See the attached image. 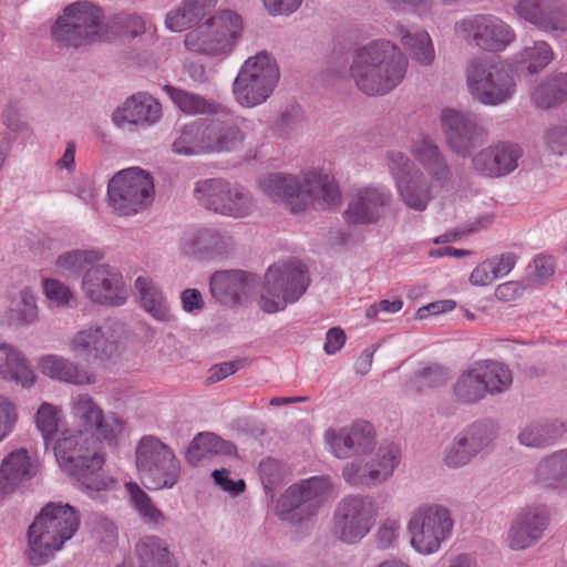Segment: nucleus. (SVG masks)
I'll use <instances>...</instances> for the list:
<instances>
[{
    "label": "nucleus",
    "instance_id": "f257e3e1",
    "mask_svg": "<svg viewBox=\"0 0 567 567\" xmlns=\"http://www.w3.org/2000/svg\"><path fill=\"white\" fill-rule=\"evenodd\" d=\"M102 444L105 443L93 433L72 429L62 430L53 442L60 467L89 494L106 491L114 484V480L102 471L105 463Z\"/></svg>",
    "mask_w": 567,
    "mask_h": 567
},
{
    "label": "nucleus",
    "instance_id": "f03ea898",
    "mask_svg": "<svg viewBox=\"0 0 567 567\" xmlns=\"http://www.w3.org/2000/svg\"><path fill=\"white\" fill-rule=\"evenodd\" d=\"M262 193L284 204L291 213H301L318 204L333 207L341 203V193L332 176L310 169L302 173L301 181L292 175L271 173L259 181Z\"/></svg>",
    "mask_w": 567,
    "mask_h": 567
},
{
    "label": "nucleus",
    "instance_id": "7ed1b4c3",
    "mask_svg": "<svg viewBox=\"0 0 567 567\" xmlns=\"http://www.w3.org/2000/svg\"><path fill=\"white\" fill-rule=\"evenodd\" d=\"M406 66V59L396 45L378 40L355 51L350 72L363 93L382 95L401 83Z\"/></svg>",
    "mask_w": 567,
    "mask_h": 567
},
{
    "label": "nucleus",
    "instance_id": "20e7f679",
    "mask_svg": "<svg viewBox=\"0 0 567 567\" xmlns=\"http://www.w3.org/2000/svg\"><path fill=\"white\" fill-rule=\"evenodd\" d=\"M80 525L76 511L69 504L49 503L35 517L28 530V557L43 565L71 539Z\"/></svg>",
    "mask_w": 567,
    "mask_h": 567
},
{
    "label": "nucleus",
    "instance_id": "39448f33",
    "mask_svg": "<svg viewBox=\"0 0 567 567\" xmlns=\"http://www.w3.org/2000/svg\"><path fill=\"white\" fill-rule=\"evenodd\" d=\"M243 30L239 14L221 10L185 34L184 45L192 53L225 58L234 49Z\"/></svg>",
    "mask_w": 567,
    "mask_h": 567
},
{
    "label": "nucleus",
    "instance_id": "423d86ee",
    "mask_svg": "<svg viewBox=\"0 0 567 567\" xmlns=\"http://www.w3.org/2000/svg\"><path fill=\"white\" fill-rule=\"evenodd\" d=\"M135 465L148 489L172 488L178 481L181 463L171 446L155 435H144L135 446Z\"/></svg>",
    "mask_w": 567,
    "mask_h": 567
},
{
    "label": "nucleus",
    "instance_id": "0eeeda50",
    "mask_svg": "<svg viewBox=\"0 0 567 567\" xmlns=\"http://www.w3.org/2000/svg\"><path fill=\"white\" fill-rule=\"evenodd\" d=\"M53 38L61 44L81 47L96 41H112L102 11L87 1L66 6L52 28Z\"/></svg>",
    "mask_w": 567,
    "mask_h": 567
},
{
    "label": "nucleus",
    "instance_id": "6e6552de",
    "mask_svg": "<svg viewBox=\"0 0 567 567\" xmlns=\"http://www.w3.org/2000/svg\"><path fill=\"white\" fill-rule=\"evenodd\" d=\"M310 282L306 266L299 260H288L270 266L265 275L259 306L267 313H275L297 301Z\"/></svg>",
    "mask_w": 567,
    "mask_h": 567
},
{
    "label": "nucleus",
    "instance_id": "1a4fd4ad",
    "mask_svg": "<svg viewBox=\"0 0 567 567\" xmlns=\"http://www.w3.org/2000/svg\"><path fill=\"white\" fill-rule=\"evenodd\" d=\"M244 137V133L235 122H195L182 130L173 143V151L182 155L230 152L243 144Z\"/></svg>",
    "mask_w": 567,
    "mask_h": 567
},
{
    "label": "nucleus",
    "instance_id": "9d476101",
    "mask_svg": "<svg viewBox=\"0 0 567 567\" xmlns=\"http://www.w3.org/2000/svg\"><path fill=\"white\" fill-rule=\"evenodd\" d=\"M279 76L275 60L266 52L257 53L246 60L234 81L235 100L243 107L262 104L271 95Z\"/></svg>",
    "mask_w": 567,
    "mask_h": 567
},
{
    "label": "nucleus",
    "instance_id": "9b49d317",
    "mask_svg": "<svg viewBox=\"0 0 567 567\" xmlns=\"http://www.w3.org/2000/svg\"><path fill=\"white\" fill-rule=\"evenodd\" d=\"M195 196L207 209L227 217L245 218L257 209L256 200L246 187L221 178L198 182Z\"/></svg>",
    "mask_w": 567,
    "mask_h": 567
},
{
    "label": "nucleus",
    "instance_id": "f8f14e48",
    "mask_svg": "<svg viewBox=\"0 0 567 567\" xmlns=\"http://www.w3.org/2000/svg\"><path fill=\"white\" fill-rule=\"evenodd\" d=\"M153 197V179L138 167L118 172L107 185L109 204L118 216L137 214L152 203Z\"/></svg>",
    "mask_w": 567,
    "mask_h": 567
},
{
    "label": "nucleus",
    "instance_id": "ddd939ff",
    "mask_svg": "<svg viewBox=\"0 0 567 567\" xmlns=\"http://www.w3.org/2000/svg\"><path fill=\"white\" fill-rule=\"evenodd\" d=\"M466 79L471 93L484 104L503 103L515 91L511 70L501 62L475 58L468 63Z\"/></svg>",
    "mask_w": 567,
    "mask_h": 567
},
{
    "label": "nucleus",
    "instance_id": "4468645a",
    "mask_svg": "<svg viewBox=\"0 0 567 567\" xmlns=\"http://www.w3.org/2000/svg\"><path fill=\"white\" fill-rule=\"evenodd\" d=\"M330 497L329 480L313 476L289 486L277 501L276 512L284 520L301 522L313 516Z\"/></svg>",
    "mask_w": 567,
    "mask_h": 567
},
{
    "label": "nucleus",
    "instance_id": "2eb2a0df",
    "mask_svg": "<svg viewBox=\"0 0 567 567\" xmlns=\"http://www.w3.org/2000/svg\"><path fill=\"white\" fill-rule=\"evenodd\" d=\"M455 34L470 45L498 53L516 39L514 29L503 19L487 13L468 16L454 25Z\"/></svg>",
    "mask_w": 567,
    "mask_h": 567
},
{
    "label": "nucleus",
    "instance_id": "dca6fc26",
    "mask_svg": "<svg viewBox=\"0 0 567 567\" xmlns=\"http://www.w3.org/2000/svg\"><path fill=\"white\" fill-rule=\"evenodd\" d=\"M70 414L79 426L78 430L93 433L107 446H117L125 422L115 413H105L90 394L73 395L70 401Z\"/></svg>",
    "mask_w": 567,
    "mask_h": 567
},
{
    "label": "nucleus",
    "instance_id": "f3484780",
    "mask_svg": "<svg viewBox=\"0 0 567 567\" xmlns=\"http://www.w3.org/2000/svg\"><path fill=\"white\" fill-rule=\"evenodd\" d=\"M453 519L441 505L417 508L408 524L412 547L424 555L437 551L452 534Z\"/></svg>",
    "mask_w": 567,
    "mask_h": 567
},
{
    "label": "nucleus",
    "instance_id": "a211bd4d",
    "mask_svg": "<svg viewBox=\"0 0 567 567\" xmlns=\"http://www.w3.org/2000/svg\"><path fill=\"white\" fill-rule=\"evenodd\" d=\"M377 516L378 506L371 497H344L334 513L333 534L343 543L355 544L369 534Z\"/></svg>",
    "mask_w": 567,
    "mask_h": 567
},
{
    "label": "nucleus",
    "instance_id": "6ab92c4d",
    "mask_svg": "<svg viewBox=\"0 0 567 567\" xmlns=\"http://www.w3.org/2000/svg\"><path fill=\"white\" fill-rule=\"evenodd\" d=\"M388 165L395 179L396 189L402 202L411 209H426L433 193L444 187H433V181L423 173L411 174L412 164L402 152L392 151L388 154Z\"/></svg>",
    "mask_w": 567,
    "mask_h": 567
},
{
    "label": "nucleus",
    "instance_id": "aec40b11",
    "mask_svg": "<svg viewBox=\"0 0 567 567\" xmlns=\"http://www.w3.org/2000/svg\"><path fill=\"white\" fill-rule=\"evenodd\" d=\"M84 295L93 302L121 306L128 298V289L120 271L109 265L91 267L82 280Z\"/></svg>",
    "mask_w": 567,
    "mask_h": 567
},
{
    "label": "nucleus",
    "instance_id": "412c9836",
    "mask_svg": "<svg viewBox=\"0 0 567 567\" xmlns=\"http://www.w3.org/2000/svg\"><path fill=\"white\" fill-rule=\"evenodd\" d=\"M400 461V449L395 444L381 446L377 453L375 464H362L354 460L343 467L344 480L352 485H369L386 480Z\"/></svg>",
    "mask_w": 567,
    "mask_h": 567
},
{
    "label": "nucleus",
    "instance_id": "4be33fe9",
    "mask_svg": "<svg viewBox=\"0 0 567 567\" xmlns=\"http://www.w3.org/2000/svg\"><path fill=\"white\" fill-rule=\"evenodd\" d=\"M116 349V341L100 326L81 329L69 340L70 352L87 362L107 360L114 355Z\"/></svg>",
    "mask_w": 567,
    "mask_h": 567
},
{
    "label": "nucleus",
    "instance_id": "5701e85b",
    "mask_svg": "<svg viewBox=\"0 0 567 567\" xmlns=\"http://www.w3.org/2000/svg\"><path fill=\"white\" fill-rule=\"evenodd\" d=\"M441 125L451 148L462 155H465L474 142L483 135L475 115L453 109L442 111Z\"/></svg>",
    "mask_w": 567,
    "mask_h": 567
},
{
    "label": "nucleus",
    "instance_id": "b1692460",
    "mask_svg": "<svg viewBox=\"0 0 567 567\" xmlns=\"http://www.w3.org/2000/svg\"><path fill=\"white\" fill-rule=\"evenodd\" d=\"M374 431L369 422L358 421L340 430H329L324 439L331 453L339 458L364 453L373 443Z\"/></svg>",
    "mask_w": 567,
    "mask_h": 567
},
{
    "label": "nucleus",
    "instance_id": "393cba45",
    "mask_svg": "<svg viewBox=\"0 0 567 567\" xmlns=\"http://www.w3.org/2000/svg\"><path fill=\"white\" fill-rule=\"evenodd\" d=\"M516 14L544 31H567V7L557 0H518Z\"/></svg>",
    "mask_w": 567,
    "mask_h": 567
},
{
    "label": "nucleus",
    "instance_id": "a878e982",
    "mask_svg": "<svg viewBox=\"0 0 567 567\" xmlns=\"http://www.w3.org/2000/svg\"><path fill=\"white\" fill-rule=\"evenodd\" d=\"M392 203V194L383 187H364L357 190L344 212L349 224H372L379 220L381 208Z\"/></svg>",
    "mask_w": 567,
    "mask_h": 567
},
{
    "label": "nucleus",
    "instance_id": "bb28decb",
    "mask_svg": "<svg viewBox=\"0 0 567 567\" xmlns=\"http://www.w3.org/2000/svg\"><path fill=\"white\" fill-rule=\"evenodd\" d=\"M40 372L55 381L72 385H92L96 382V374L87 368L58 354H45L38 359Z\"/></svg>",
    "mask_w": 567,
    "mask_h": 567
},
{
    "label": "nucleus",
    "instance_id": "cd10ccee",
    "mask_svg": "<svg viewBox=\"0 0 567 567\" xmlns=\"http://www.w3.org/2000/svg\"><path fill=\"white\" fill-rule=\"evenodd\" d=\"M162 116V107L157 100L147 93H136L126 99L113 114L114 123L125 125H151Z\"/></svg>",
    "mask_w": 567,
    "mask_h": 567
},
{
    "label": "nucleus",
    "instance_id": "c85d7f7f",
    "mask_svg": "<svg viewBox=\"0 0 567 567\" xmlns=\"http://www.w3.org/2000/svg\"><path fill=\"white\" fill-rule=\"evenodd\" d=\"M520 148L515 144H498L477 153L473 158L476 172L488 177H498L513 172L520 157Z\"/></svg>",
    "mask_w": 567,
    "mask_h": 567
},
{
    "label": "nucleus",
    "instance_id": "c756f323",
    "mask_svg": "<svg viewBox=\"0 0 567 567\" xmlns=\"http://www.w3.org/2000/svg\"><path fill=\"white\" fill-rule=\"evenodd\" d=\"M547 525V513L543 508L528 509L519 515L508 532V546L514 550L525 549L540 539Z\"/></svg>",
    "mask_w": 567,
    "mask_h": 567
},
{
    "label": "nucleus",
    "instance_id": "7c9ffc66",
    "mask_svg": "<svg viewBox=\"0 0 567 567\" xmlns=\"http://www.w3.org/2000/svg\"><path fill=\"white\" fill-rule=\"evenodd\" d=\"M411 153L415 161L425 169L433 187H445L451 179V171L439 147L426 136L413 142Z\"/></svg>",
    "mask_w": 567,
    "mask_h": 567
},
{
    "label": "nucleus",
    "instance_id": "2f4dec72",
    "mask_svg": "<svg viewBox=\"0 0 567 567\" xmlns=\"http://www.w3.org/2000/svg\"><path fill=\"white\" fill-rule=\"evenodd\" d=\"M32 477V462L25 449L10 452L0 463V497L14 493Z\"/></svg>",
    "mask_w": 567,
    "mask_h": 567
},
{
    "label": "nucleus",
    "instance_id": "473e14b6",
    "mask_svg": "<svg viewBox=\"0 0 567 567\" xmlns=\"http://www.w3.org/2000/svg\"><path fill=\"white\" fill-rule=\"evenodd\" d=\"M0 378L27 389L37 381V375L23 354L6 342H0Z\"/></svg>",
    "mask_w": 567,
    "mask_h": 567
},
{
    "label": "nucleus",
    "instance_id": "72a5a7b5",
    "mask_svg": "<svg viewBox=\"0 0 567 567\" xmlns=\"http://www.w3.org/2000/svg\"><path fill=\"white\" fill-rule=\"evenodd\" d=\"M217 2L218 0H183L167 12L165 25L173 32L188 30L207 17Z\"/></svg>",
    "mask_w": 567,
    "mask_h": 567
},
{
    "label": "nucleus",
    "instance_id": "f704fd0d",
    "mask_svg": "<svg viewBox=\"0 0 567 567\" xmlns=\"http://www.w3.org/2000/svg\"><path fill=\"white\" fill-rule=\"evenodd\" d=\"M488 443L489 440L481 427H472L455 437L444 454V463L449 467L463 466Z\"/></svg>",
    "mask_w": 567,
    "mask_h": 567
},
{
    "label": "nucleus",
    "instance_id": "c9c22d12",
    "mask_svg": "<svg viewBox=\"0 0 567 567\" xmlns=\"http://www.w3.org/2000/svg\"><path fill=\"white\" fill-rule=\"evenodd\" d=\"M228 246V238L212 228H200L186 235L182 250L186 255L213 256L223 254Z\"/></svg>",
    "mask_w": 567,
    "mask_h": 567
},
{
    "label": "nucleus",
    "instance_id": "e433bc0d",
    "mask_svg": "<svg viewBox=\"0 0 567 567\" xmlns=\"http://www.w3.org/2000/svg\"><path fill=\"white\" fill-rule=\"evenodd\" d=\"M250 276L241 270L215 272L210 279V291L220 302L238 299L246 292Z\"/></svg>",
    "mask_w": 567,
    "mask_h": 567
},
{
    "label": "nucleus",
    "instance_id": "4c0bfd02",
    "mask_svg": "<svg viewBox=\"0 0 567 567\" xmlns=\"http://www.w3.org/2000/svg\"><path fill=\"white\" fill-rule=\"evenodd\" d=\"M236 447L214 433L197 434L186 452L188 463L196 464L212 455H235Z\"/></svg>",
    "mask_w": 567,
    "mask_h": 567
},
{
    "label": "nucleus",
    "instance_id": "58836bf2",
    "mask_svg": "<svg viewBox=\"0 0 567 567\" xmlns=\"http://www.w3.org/2000/svg\"><path fill=\"white\" fill-rule=\"evenodd\" d=\"M136 290L140 293L143 308L156 320H171V312L166 298L148 277H138L135 280Z\"/></svg>",
    "mask_w": 567,
    "mask_h": 567
},
{
    "label": "nucleus",
    "instance_id": "ea45409f",
    "mask_svg": "<svg viewBox=\"0 0 567 567\" xmlns=\"http://www.w3.org/2000/svg\"><path fill=\"white\" fill-rule=\"evenodd\" d=\"M140 567H176L167 544L157 536H145L136 544Z\"/></svg>",
    "mask_w": 567,
    "mask_h": 567
},
{
    "label": "nucleus",
    "instance_id": "a19ab883",
    "mask_svg": "<svg viewBox=\"0 0 567 567\" xmlns=\"http://www.w3.org/2000/svg\"><path fill=\"white\" fill-rule=\"evenodd\" d=\"M564 432L566 426L563 422H532L519 432L518 441L528 447H542L553 443Z\"/></svg>",
    "mask_w": 567,
    "mask_h": 567
},
{
    "label": "nucleus",
    "instance_id": "79ce46f5",
    "mask_svg": "<svg viewBox=\"0 0 567 567\" xmlns=\"http://www.w3.org/2000/svg\"><path fill=\"white\" fill-rule=\"evenodd\" d=\"M534 103L542 109H549L567 102V73L542 81L533 92Z\"/></svg>",
    "mask_w": 567,
    "mask_h": 567
},
{
    "label": "nucleus",
    "instance_id": "37998d69",
    "mask_svg": "<svg viewBox=\"0 0 567 567\" xmlns=\"http://www.w3.org/2000/svg\"><path fill=\"white\" fill-rule=\"evenodd\" d=\"M164 91L172 102L185 114H215L218 112V105L200 95L177 89L172 85H165Z\"/></svg>",
    "mask_w": 567,
    "mask_h": 567
},
{
    "label": "nucleus",
    "instance_id": "c03bdc74",
    "mask_svg": "<svg viewBox=\"0 0 567 567\" xmlns=\"http://www.w3.org/2000/svg\"><path fill=\"white\" fill-rule=\"evenodd\" d=\"M396 34L400 37L403 47L411 53L415 61L425 65L433 62L435 56L434 47L426 31L412 33L400 25L396 27Z\"/></svg>",
    "mask_w": 567,
    "mask_h": 567
},
{
    "label": "nucleus",
    "instance_id": "a18cd8bd",
    "mask_svg": "<svg viewBox=\"0 0 567 567\" xmlns=\"http://www.w3.org/2000/svg\"><path fill=\"white\" fill-rule=\"evenodd\" d=\"M477 362L465 370L454 385L455 396L466 403L482 400L487 393Z\"/></svg>",
    "mask_w": 567,
    "mask_h": 567
},
{
    "label": "nucleus",
    "instance_id": "49530a36",
    "mask_svg": "<svg viewBox=\"0 0 567 567\" xmlns=\"http://www.w3.org/2000/svg\"><path fill=\"white\" fill-rule=\"evenodd\" d=\"M537 478L547 486H567V450L543 460L536 468Z\"/></svg>",
    "mask_w": 567,
    "mask_h": 567
},
{
    "label": "nucleus",
    "instance_id": "de8ad7c7",
    "mask_svg": "<svg viewBox=\"0 0 567 567\" xmlns=\"http://www.w3.org/2000/svg\"><path fill=\"white\" fill-rule=\"evenodd\" d=\"M477 365L488 394L501 393L511 386L513 382L512 372L503 363L486 360L478 361Z\"/></svg>",
    "mask_w": 567,
    "mask_h": 567
},
{
    "label": "nucleus",
    "instance_id": "09e8293b",
    "mask_svg": "<svg viewBox=\"0 0 567 567\" xmlns=\"http://www.w3.org/2000/svg\"><path fill=\"white\" fill-rule=\"evenodd\" d=\"M102 258V252L95 249H74L61 254L55 266L62 275H76L86 266L97 262Z\"/></svg>",
    "mask_w": 567,
    "mask_h": 567
},
{
    "label": "nucleus",
    "instance_id": "8fccbe9b",
    "mask_svg": "<svg viewBox=\"0 0 567 567\" xmlns=\"http://www.w3.org/2000/svg\"><path fill=\"white\" fill-rule=\"evenodd\" d=\"M131 503L145 523L164 524L165 515L153 503L152 498L134 482L126 484Z\"/></svg>",
    "mask_w": 567,
    "mask_h": 567
},
{
    "label": "nucleus",
    "instance_id": "3c124183",
    "mask_svg": "<svg viewBox=\"0 0 567 567\" xmlns=\"http://www.w3.org/2000/svg\"><path fill=\"white\" fill-rule=\"evenodd\" d=\"M554 59L550 45L545 41H534L517 54V62L526 65L530 73H537L546 68Z\"/></svg>",
    "mask_w": 567,
    "mask_h": 567
},
{
    "label": "nucleus",
    "instance_id": "603ef678",
    "mask_svg": "<svg viewBox=\"0 0 567 567\" xmlns=\"http://www.w3.org/2000/svg\"><path fill=\"white\" fill-rule=\"evenodd\" d=\"M61 408L49 402H43L35 413L37 429L43 436L47 445L54 442L61 423Z\"/></svg>",
    "mask_w": 567,
    "mask_h": 567
},
{
    "label": "nucleus",
    "instance_id": "864d4df0",
    "mask_svg": "<svg viewBox=\"0 0 567 567\" xmlns=\"http://www.w3.org/2000/svg\"><path fill=\"white\" fill-rule=\"evenodd\" d=\"M112 40L118 37H137L145 30L144 21L136 14L120 13L106 21Z\"/></svg>",
    "mask_w": 567,
    "mask_h": 567
},
{
    "label": "nucleus",
    "instance_id": "5fc2aeb1",
    "mask_svg": "<svg viewBox=\"0 0 567 567\" xmlns=\"http://www.w3.org/2000/svg\"><path fill=\"white\" fill-rule=\"evenodd\" d=\"M446 379L447 372L445 368L437 363H431L414 375L412 384L416 391H422L426 388H434L443 384Z\"/></svg>",
    "mask_w": 567,
    "mask_h": 567
},
{
    "label": "nucleus",
    "instance_id": "6e6d98bb",
    "mask_svg": "<svg viewBox=\"0 0 567 567\" xmlns=\"http://www.w3.org/2000/svg\"><path fill=\"white\" fill-rule=\"evenodd\" d=\"M45 297L59 307H66L73 300L71 289L58 279L47 278L42 282Z\"/></svg>",
    "mask_w": 567,
    "mask_h": 567
},
{
    "label": "nucleus",
    "instance_id": "4d7b16f0",
    "mask_svg": "<svg viewBox=\"0 0 567 567\" xmlns=\"http://www.w3.org/2000/svg\"><path fill=\"white\" fill-rule=\"evenodd\" d=\"M18 422V409L13 401L0 395V443L8 437Z\"/></svg>",
    "mask_w": 567,
    "mask_h": 567
},
{
    "label": "nucleus",
    "instance_id": "13d9d810",
    "mask_svg": "<svg viewBox=\"0 0 567 567\" xmlns=\"http://www.w3.org/2000/svg\"><path fill=\"white\" fill-rule=\"evenodd\" d=\"M18 312V320L21 323L30 324L37 321L38 319V307L35 302V297L31 291L24 289L20 292V299L16 305Z\"/></svg>",
    "mask_w": 567,
    "mask_h": 567
},
{
    "label": "nucleus",
    "instance_id": "bf43d9fd",
    "mask_svg": "<svg viewBox=\"0 0 567 567\" xmlns=\"http://www.w3.org/2000/svg\"><path fill=\"white\" fill-rule=\"evenodd\" d=\"M259 476L267 491L278 484L284 476V470L279 461L268 457L259 464Z\"/></svg>",
    "mask_w": 567,
    "mask_h": 567
},
{
    "label": "nucleus",
    "instance_id": "052dcab7",
    "mask_svg": "<svg viewBox=\"0 0 567 567\" xmlns=\"http://www.w3.org/2000/svg\"><path fill=\"white\" fill-rule=\"evenodd\" d=\"M401 525L399 519L388 518L385 519L378 529L377 540L381 548H388L395 544Z\"/></svg>",
    "mask_w": 567,
    "mask_h": 567
},
{
    "label": "nucleus",
    "instance_id": "680f3d73",
    "mask_svg": "<svg viewBox=\"0 0 567 567\" xmlns=\"http://www.w3.org/2000/svg\"><path fill=\"white\" fill-rule=\"evenodd\" d=\"M495 280L496 277L488 259L480 262L470 275V282L477 287L488 286Z\"/></svg>",
    "mask_w": 567,
    "mask_h": 567
},
{
    "label": "nucleus",
    "instance_id": "e2e57ef3",
    "mask_svg": "<svg viewBox=\"0 0 567 567\" xmlns=\"http://www.w3.org/2000/svg\"><path fill=\"white\" fill-rule=\"evenodd\" d=\"M229 472L227 470H215L212 474L215 483L225 492L233 495H238L245 489L244 480L233 481L228 477Z\"/></svg>",
    "mask_w": 567,
    "mask_h": 567
},
{
    "label": "nucleus",
    "instance_id": "0e129e2a",
    "mask_svg": "<svg viewBox=\"0 0 567 567\" xmlns=\"http://www.w3.org/2000/svg\"><path fill=\"white\" fill-rule=\"evenodd\" d=\"M492 264L496 280L507 276L516 264V257L512 252L502 254L488 259Z\"/></svg>",
    "mask_w": 567,
    "mask_h": 567
},
{
    "label": "nucleus",
    "instance_id": "69168bd1",
    "mask_svg": "<svg viewBox=\"0 0 567 567\" xmlns=\"http://www.w3.org/2000/svg\"><path fill=\"white\" fill-rule=\"evenodd\" d=\"M270 14H289L296 11L302 0H262Z\"/></svg>",
    "mask_w": 567,
    "mask_h": 567
},
{
    "label": "nucleus",
    "instance_id": "338daca9",
    "mask_svg": "<svg viewBox=\"0 0 567 567\" xmlns=\"http://www.w3.org/2000/svg\"><path fill=\"white\" fill-rule=\"evenodd\" d=\"M240 367L241 364L239 361L215 364L209 369L208 381L212 383L219 382L237 372Z\"/></svg>",
    "mask_w": 567,
    "mask_h": 567
},
{
    "label": "nucleus",
    "instance_id": "774afa93",
    "mask_svg": "<svg viewBox=\"0 0 567 567\" xmlns=\"http://www.w3.org/2000/svg\"><path fill=\"white\" fill-rule=\"evenodd\" d=\"M346 333L341 328H331L326 336L323 349L327 354L337 353L346 343Z\"/></svg>",
    "mask_w": 567,
    "mask_h": 567
}]
</instances>
